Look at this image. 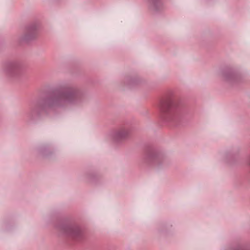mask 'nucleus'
<instances>
[{
    "label": "nucleus",
    "instance_id": "nucleus-1",
    "mask_svg": "<svg viewBox=\"0 0 250 250\" xmlns=\"http://www.w3.org/2000/svg\"><path fill=\"white\" fill-rule=\"evenodd\" d=\"M160 110L164 118L172 117L175 113L172 100L167 98L163 100L160 104Z\"/></svg>",
    "mask_w": 250,
    "mask_h": 250
},
{
    "label": "nucleus",
    "instance_id": "nucleus-2",
    "mask_svg": "<svg viewBox=\"0 0 250 250\" xmlns=\"http://www.w3.org/2000/svg\"><path fill=\"white\" fill-rule=\"evenodd\" d=\"M77 97V93L75 92H70L62 94L59 99L61 102H64V103H72L76 99Z\"/></svg>",
    "mask_w": 250,
    "mask_h": 250
},
{
    "label": "nucleus",
    "instance_id": "nucleus-3",
    "mask_svg": "<svg viewBox=\"0 0 250 250\" xmlns=\"http://www.w3.org/2000/svg\"><path fill=\"white\" fill-rule=\"evenodd\" d=\"M128 134V131L125 129H122L116 133V137L117 139H122L126 137Z\"/></svg>",
    "mask_w": 250,
    "mask_h": 250
},
{
    "label": "nucleus",
    "instance_id": "nucleus-4",
    "mask_svg": "<svg viewBox=\"0 0 250 250\" xmlns=\"http://www.w3.org/2000/svg\"><path fill=\"white\" fill-rule=\"evenodd\" d=\"M74 230V228H73L72 227H68V228H66V232L69 234L72 235L73 233Z\"/></svg>",
    "mask_w": 250,
    "mask_h": 250
},
{
    "label": "nucleus",
    "instance_id": "nucleus-5",
    "mask_svg": "<svg viewBox=\"0 0 250 250\" xmlns=\"http://www.w3.org/2000/svg\"><path fill=\"white\" fill-rule=\"evenodd\" d=\"M31 31L30 30H28L27 33H26V35H25V37H24V38L25 39H28L30 38V34H31Z\"/></svg>",
    "mask_w": 250,
    "mask_h": 250
}]
</instances>
